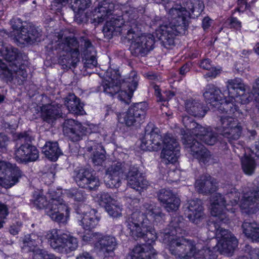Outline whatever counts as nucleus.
<instances>
[{
	"mask_svg": "<svg viewBox=\"0 0 259 259\" xmlns=\"http://www.w3.org/2000/svg\"><path fill=\"white\" fill-rule=\"evenodd\" d=\"M131 17L128 14L123 15L124 18L118 16L112 18L107 21L103 28L105 37L110 39L113 35H120L126 38L131 42L130 50L131 54L135 56H144L152 50L155 44L153 35H141V25L136 19L135 14H131Z\"/></svg>",
	"mask_w": 259,
	"mask_h": 259,
	"instance_id": "nucleus-1",
	"label": "nucleus"
},
{
	"mask_svg": "<svg viewBox=\"0 0 259 259\" xmlns=\"http://www.w3.org/2000/svg\"><path fill=\"white\" fill-rule=\"evenodd\" d=\"M183 219L178 217L175 218L170 222V231L165 230L160 232L159 236L163 238L165 243H168L170 252L177 257L189 258L214 259L217 255L210 250V248L203 247L200 248L199 245L191 240L184 238L183 235L185 231L182 229L184 226Z\"/></svg>",
	"mask_w": 259,
	"mask_h": 259,
	"instance_id": "nucleus-2",
	"label": "nucleus"
},
{
	"mask_svg": "<svg viewBox=\"0 0 259 259\" xmlns=\"http://www.w3.org/2000/svg\"><path fill=\"white\" fill-rule=\"evenodd\" d=\"M183 5L184 7L177 6L171 8L169 11L170 21L168 24L160 25L156 30L157 38L165 48L174 45L176 36L185 33L187 29L186 18L191 14L197 16L202 11L200 0H185Z\"/></svg>",
	"mask_w": 259,
	"mask_h": 259,
	"instance_id": "nucleus-3",
	"label": "nucleus"
},
{
	"mask_svg": "<svg viewBox=\"0 0 259 259\" xmlns=\"http://www.w3.org/2000/svg\"><path fill=\"white\" fill-rule=\"evenodd\" d=\"M143 210L144 212H133L126 222V227L133 237H144L150 244L156 240L157 234L150 225V221L159 222L163 220L164 214L160 207L151 202H145Z\"/></svg>",
	"mask_w": 259,
	"mask_h": 259,
	"instance_id": "nucleus-4",
	"label": "nucleus"
},
{
	"mask_svg": "<svg viewBox=\"0 0 259 259\" xmlns=\"http://www.w3.org/2000/svg\"><path fill=\"white\" fill-rule=\"evenodd\" d=\"M141 147L147 150L162 149L160 157L165 164L176 162L180 156V146L177 140L170 134L162 136L159 130L152 124H148L142 139Z\"/></svg>",
	"mask_w": 259,
	"mask_h": 259,
	"instance_id": "nucleus-5",
	"label": "nucleus"
},
{
	"mask_svg": "<svg viewBox=\"0 0 259 259\" xmlns=\"http://www.w3.org/2000/svg\"><path fill=\"white\" fill-rule=\"evenodd\" d=\"M138 77L135 71H132L126 80L121 79L119 75L111 78L110 80L103 82V91L111 96L117 95L121 102L128 104L134 92L138 86Z\"/></svg>",
	"mask_w": 259,
	"mask_h": 259,
	"instance_id": "nucleus-6",
	"label": "nucleus"
},
{
	"mask_svg": "<svg viewBox=\"0 0 259 259\" xmlns=\"http://www.w3.org/2000/svg\"><path fill=\"white\" fill-rule=\"evenodd\" d=\"M203 97L208 104L219 111L228 114H233L236 117L240 113L238 105L234 104L232 100H226L223 102L221 90L213 84H208L206 87Z\"/></svg>",
	"mask_w": 259,
	"mask_h": 259,
	"instance_id": "nucleus-7",
	"label": "nucleus"
},
{
	"mask_svg": "<svg viewBox=\"0 0 259 259\" xmlns=\"http://www.w3.org/2000/svg\"><path fill=\"white\" fill-rule=\"evenodd\" d=\"M50 246L56 252L68 254L76 250L78 247L77 239L66 233L59 234V230L53 229L45 235Z\"/></svg>",
	"mask_w": 259,
	"mask_h": 259,
	"instance_id": "nucleus-8",
	"label": "nucleus"
},
{
	"mask_svg": "<svg viewBox=\"0 0 259 259\" xmlns=\"http://www.w3.org/2000/svg\"><path fill=\"white\" fill-rule=\"evenodd\" d=\"M58 49L62 50L59 63L70 68L75 67L80 60L79 45L74 37H66L58 44Z\"/></svg>",
	"mask_w": 259,
	"mask_h": 259,
	"instance_id": "nucleus-9",
	"label": "nucleus"
},
{
	"mask_svg": "<svg viewBox=\"0 0 259 259\" xmlns=\"http://www.w3.org/2000/svg\"><path fill=\"white\" fill-rule=\"evenodd\" d=\"M18 139L22 141L26 142L16 148L15 157L17 161L22 163L34 162L39 157V152L36 147L28 142L33 140L32 137L26 132L17 134Z\"/></svg>",
	"mask_w": 259,
	"mask_h": 259,
	"instance_id": "nucleus-10",
	"label": "nucleus"
},
{
	"mask_svg": "<svg viewBox=\"0 0 259 259\" xmlns=\"http://www.w3.org/2000/svg\"><path fill=\"white\" fill-rule=\"evenodd\" d=\"M241 114L238 116H235L233 114H228V116H224L220 117L218 122V129L222 133L223 136L228 139L230 142L233 140H238L241 136L242 128L240 123L236 118L239 117Z\"/></svg>",
	"mask_w": 259,
	"mask_h": 259,
	"instance_id": "nucleus-11",
	"label": "nucleus"
},
{
	"mask_svg": "<svg viewBox=\"0 0 259 259\" xmlns=\"http://www.w3.org/2000/svg\"><path fill=\"white\" fill-rule=\"evenodd\" d=\"M10 22L13 30L16 31L14 34L16 39L20 44H31L40 40L41 34L34 27H22V22L20 19L13 18Z\"/></svg>",
	"mask_w": 259,
	"mask_h": 259,
	"instance_id": "nucleus-12",
	"label": "nucleus"
},
{
	"mask_svg": "<svg viewBox=\"0 0 259 259\" xmlns=\"http://www.w3.org/2000/svg\"><path fill=\"white\" fill-rule=\"evenodd\" d=\"M182 141L187 151L200 163L206 164L212 159L210 152L193 136L184 135Z\"/></svg>",
	"mask_w": 259,
	"mask_h": 259,
	"instance_id": "nucleus-13",
	"label": "nucleus"
},
{
	"mask_svg": "<svg viewBox=\"0 0 259 259\" xmlns=\"http://www.w3.org/2000/svg\"><path fill=\"white\" fill-rule=\"evenodd\" d=\"M46 213L51 219L60 224L65 225L69 217L67 205L61 198H52L46 207Z\"/></svg>",
	"mask_w": 259,
	"mask_h": 259,
	"instance_id": "nucleus-14",
	"label": "nucleus"
},
{
	"mask_svg": "<svg viewBox=\"0 0 259 259\" xmlns=\"http://www.w3.org/2000/svg\"><path fill=\"white\" fill-rule=\"evenodd\" d=\"M227 88L231 99L234 104H246L249 102L248 96L245 94L246 85L241 78H235L228 80L227 82Z\"/></svg>",
	"mask_w": 259,
	"mask_h": 259,
	"instance_id": "nucleus-15",
	"label": "nucleus"
},
{
	"mask_svg": "<svg viewBox=\"0 0 259 259\" xmlns=\"http://www.w3.org/2000/svg\"><path fill=\"white\" fill-rule=\"evenodd\" d=\"M226 198L221 194L216 193L212 197L211 204V214L213 217H218L221 221L228 223L229 216L227 212L234 213L235 208L230 207L229 204H226Z\"/></svg>",
	"mask_w": 259,
	"mask_h": 259,
	"instance_id": "nucleus-16",
	"label": "nucleus"
},
{
	"mask_svg": "<svg viewBox=\"0 0 259 259\" xmlns=\"http://www.w3.org/2000/svg\"><path fill=\"white\" fill-rule=\"evenodd\" d=\"M0 75H3L9 80H13L15 83L21 84L26 79L27 73L23 66L17 63L9 64L8 67L0 61Z\"/></svg>",
	"mask_w": 259,
	"mask_h": 259,
	"instance_id": "nucleus-17",
	"label": "nucleus"
},
{
	"mask_svg": "<svg viewBox=\"0 0 259 259\" xmlns=\"http://www.w3.org/2000/svg\"><path fill=\"white\" fill-rule=\"evenodd\" d=\"M62 126L64 134L72 142L81 140L86 134L87 128L81 123L74 119L65 120Z\"/></svg>",
	"mask_w": 259,
	"mask_h": 259,
	"instance_id": "nucleus-18",
	"label": "nucleus"
},
{
	"mask_svg": "<svg viewBox=\"0 0 259 259\" xmlns=\"http://www.w3.org/2000/svg\"><path fill=\"white\" fill-rule=\"evenodd\" d=\"M62 126L64 134L72 142L81 140L86 134L87 128L81 123L74 119L65 120Z\"/></svg>",
	"mask_w": 259,
	"mask_h": 259,
	"instance_id": "nucleus-19",
	"label": "nucleus"
},
{
	"mask_svg": "<svg viewBox=\"0 0 259 259\" xmlns=\"http://www.w3.org/2000/svg\"><path fill=\"white\" fill-rule=\"evenodd\" d=\"M147 104L140 102L135 104L129 108L123 114V121L127 126L134 125L135 123H140L144 119L147 110Z\"/></svg>",
	"mask_w": 259,
	"mask_h": 259,
	"instance_id": "nucleus-20",
	"label": "nucleus"
},
{
	"mask_svg": "<svg viewBox=\"0 0 259 259\" xmlns=\"http://www.w3.org/2000/svg\"><path fill=\"white\" fill-rule=\"evenodd\" d=\"M222 233L224 234L219 238V241L212 251L216 255L215 252L216 250L221 254L230 255L238 245L237 239L229 231H224Z\"/></svg>",
	"mask_w": 259,
	"mask_h": 259,
	"instance_id": "nucleus-21",
	"label": "nucleus"
},
{
	"mask_svg": "<svg viewBox=\"0 0 259 259\" xmlns=\"http://www.w3.org/2000/svg\"><path fill=\"white\" fill-rule=\"evenodd\" d=\"M75 180L77 185L90 190H95L100 186L99 179L87 169H81L77 172Z\"/></svg>",
	"mask_w": 259,
	"mask_h": 259,
	"instance_id": "nucleus-22",
	"label": "nucleus"
},
{
	"mask_svg": "<svg viewBox=\"0 0 259 259\" xmlns=\"http://www.w3.org/2000/svg\"><path fill=\"white\" fill-rule=\"evenodd\" d=\"M126 179L127 185L137 191L146 189L149 186V182L145 178L143 174L135 166L130 168L126 176Z\"/></svg>",
	"mask_w": 259,
	"mask_h": 259,
	"instance_id": "nucleus-23",
	"label": "nucleus"
},
{
	"mask_svg": "<svg viewBox=\"0 0 259 259\" xmlns=\"http://www.w3.org/2000/svg\"><path fill=\"white\" fill-rule=\"evenodd\" d=\"M158 199L168 212L177 210L181 203L180 198L169 190L161 189L158 194Z\"/></svg>",
	"mask_w": 259,
	"mask_h": 259,
	"instance_id": "nucleus-24",
	"label": "nucleus"
},
{
	"mask_svg": "<svg viewBox=\"0 0 259 259\" xmlns=\"http://www.w3.org/2000/svg\"><path fill=\"white\" fill-rule=\"evenodd\" d=\"M185 213L192 222L196 224L199 223L204 217L203 207L201 200H189L186 204Z\"/></svg>",
	"mask_w": 259,
	"mask_h": 259,
	"instance_id": "nucleus-25",
	"label": "nucleus"
},
{
	"mask_svg": "<svg viewBox=\"0 0 259 259\" xmlns=\"http://www.w3.org/2000/svg\"><path fill=\"white\" fill-rule=\"evenodd\" d=\"M195 187L198 192L204 194L212 193L218 188L216 180L208 175L201 176L196 181Z\"/></svg>",
	"mask_w": 259,
	"mask_h": 259,
	"instance_id": "nucleus-26",
	"label": "nucleus"
},
{
	"mask_svg": "<svg viewBox=\"0 0 259 259\" xmlns=\"http://www.w3.org/2000/svg\"><path fill=\"white\" fill-rule=\"evenodd\" d=\"M114 4L110 0H104L100 2L94 10V23L98 25L102 23L108 16L112 14Z\"/></svg>",
	"mask_w": 259,
	"mask_h": 259,
	"instance_id": "nucleus-27",
	"label": "nucleus"
},
{
	"mask_svg": "<svg viewBox=\"0 0 259 259\" xmlns=\"http://www.w3.org/2000/svg\"><path fill=\"white\" fill-rule=\"evenodd\" d=\"M255 190L247 191L243 194L240 201V206L243 209L259 208V178Z\"/></svg>",
	"mask_w": 259,
	"mask_h": 259,
	"instance_id": "nucleus-28",
	"label": "nucleus"
},
{
	"mask_svg": "<svg viewBox=\"0 0 259 259\" xmlns=\"http://www.w3.org/2000/svg\"><path fill=\"white\" fill-rule=\"evenodd\" d=\"M157 253L150 245L143 244L135 246L130 251L127 259H155Z\"/></svg>",
	"mask_w": 259,
	"mask_h": 259,
	"instance_id": "nucleus-29",
	"label": "nucleus"
},
{
	"mask_svg": "<svg viewBox=\"0 0 259 259\" xmlns=\"http://www.w3.org/2000/svg\"><path fill=\"white\" fill-rule=\"evenodd\" d=\"M116 238L111 235H104L100 233L98 240L95 244V247L104 254L113 252L116 247Z\"/></svg>",
	"mask_w": 259,
	"mask_h": 259,
	"instance_id": "nucleus-30",
	"label": "nucleus"
},
{
	"mask_svg": "<svg viewBox=\"0 0 259 259\" xmlns=\"http://www.w3.org/2000/svg\"><path fill=\"white\" fill-rule=\"evenodd\" d=\"M185 106L188 114L196 117H204L207 111L206 107L199 100L188 99L186 101Z\"/></svg>",
	"mask_w": 259,
	"mask_h": 259,
	"instance_id": "nucleus-31",
	"label": "nucleus"
},
{
	"mask_svg": "<svg viewBox=\"0 0 259 259\" xmlns=\"http://www.w3.org/2000/svg\"><path fill=\"white\" fill-rule=\"evenodd\" d=\"M81 46H83V53L85 59L84 65L87 68H94L96 67L98 63L96 57V52L88 39H83L81 41Z\"/></svg>",
	"mask_w": 259,
	"mask_h": 259,
	"instance_id": "nucleus-32",
	"label": "nucleus"
},
{
	"mask_svg": "<svg viewBox=\"0 0 259 259\" xmlns=\"http://www.w3.org/2000/svg\"><path fill=\"white\" fill-rule=\"evenodd\" d=\"M87 151H93L92 157L93 162L96 165H101L105 160V150L103 147L99 143L90 141L88 142Z\"/></svg>",
	"mask_w": 259,
	"mask_h": 259,
	"instance_id": "nucleus-33",
	"label": "nucleus"
},
{
	"mask_svg": "<svg viewBox=\"0 0 259 259\" xmlns=\"http://www.w3.org/2000/svg\"><path fill=\"white\" fill-rule=\"evenodd\" d=\"M65 104L69 112L72 114L82 115L85 113L83 104L74 94H69L65 98Z\"/></svg>",
	"mask_w": 259,
	"mask_h": 259,
	"instance_id": "nucleus-34",
	"label": "nucleus"
},
{
	"mask_svg": "<svg viewBox=\"0 0 259 259\" xmlns=\"http://www.w3.org/2000/svg\"><path fill=\"white\" fill-rule=\"evenodd\" d=\"M241 228L243 234L252 241L259 242V225L254 221L246 220Z\"/></svg>",
	"mask_w": 259,
	"mask_h": 259,
	"instance_id": "nucleus-35",
	"label": "nucleus"
},
{
	"mask_svg": "<svg viewBox=\"0 0 259 259\" xmlns=\"http://www.w3.org/2000/svg\"><path fill=\"white\" fill-rule=\"evenodd\" d=\"M10 172H7L0 178V185L6 188H9L14 185L21 176V171L20 169L15 165L10 169Z\"/></svg>",
	"mask_w": 259,
	"mask_h": 259,
	"instance_id": "nucleus-36",
	"label": "nucleus"
},
{
	"mask_svg": "<svg viewBox=\"0 0 259 259\" xmlns=\"http://www.w3.org/2000/svg\"><path fill=\"white\" fill-rule=\"evenodd\" d=\"M61 110L60 107L55 105L48 104L43 106L41 109V116L44 120L50 123L56 118L60 116Z\"/></svg>",
	"mask_w": 259,
	"mask_h": 259,
	"instance_id": "nucleus-37",
	"label": "nucleus"
},
{
	"mask_svg": "<svg viewBox=\"0 0 259 259\" xmlns=\"http://www.w3.org/2000/svg\"><path fill=\"white\" fill-rule=\"evenodd\" d=\"M95 210H92L89 212L83 213L79 221L80 224L83 228L87 230H90L94 228L98 224L99 218L95 215Z\"/></svg>",
	"mask_w": 259,
	"mask_h": 259,
	"instance_id": "nucleus-38",
	"label": "nucleus"
},
{
	"mask_svg": "<svg viewBox=\"0 0 259 259\" xmlns=\"http://www.w3.org/2000/svg\"><path fill=\"white\" fill-rule=\"evenodd\" d=\"M42 152L52 161H56L62 154L57 142H47L42 147Z\"/></svg>",
	"mask_w": 259,
	"mask_h": 259,
	"instance_id": "nucleus-39",
	"label": "nucleus"
},
{
	"mask_svg": "<svg viewBox=\"0 0 259 259\" xmlns=\"http://www.w3.org/2000/svg\"><path fill=\"white\" fill-rule=\"evenodd\" d=\"M18 49L13 47L12 46H5L3 47L1 56H2L7 61L9 62V64L16 63V61L19 56Z\"/></svg>",
	"mask_w": 259,
	"mask_h": 259,
	"instance_id": "nucleus-40",
	"label": "nucleus"
},
{
	"mask_svg": "<svg viewBox=\"0 0 259 259\" xmlns=\"http://www.w3.org/2000/svg\"><path fill=\"white\" fill-rule=\"evenodd\" d=\"M241 166L243 172L247 175H252L256 167V163L253 157L249 155L244 154L241 158Z\"/></svg>",
	"mask_w": 259,
	"mask_h": 259,
	"instance_id": "nucleus-41",
	"label": "nucleus"
},
{
	"mask_svg": "<svg viewBox=\"0 0 259 259\" xmlns=\"http://www.w3.org/2000/svg\"><path fill=\"white\" fill-rule=\"evenodd\" d=\"M221 222L222 224H226V223L221 221L218 217H214L211 219L207 223V226L209 231L215 233V236L218 238L224 234L222 232L224 231H228V230L223 229L219 223Z\"/></svg>",
	"mask_w": 259,
	"mask_h": 259,
	"instance_id": "nucleus-42",
	"label": "nucleus"
},
{
	"mask_svg": "<svg viewBox=\"0 0 259 259\" xmlns=\"http://www.w3.org/2000/svg\"><path fill=\"white\" fill-rule=\"evenodd\" d=\"M225 196L230 199V202L232 206L237 204L240 200V193L232 185H227L224 188Z\"/></svg>",
	"mask_w": 259,
	"mask_h": 259,
	"instance_id": "nucleus-43",
	"label": "nucleus"
},
{
	"mask_svg": "<svg viewBox=\"0 0 259 259\" xmlns=\"http://www.w3.org/2000/svg\"><path fill=\"white\" fill-rule=\"evenodd\" d=\"M122 164L120 162L113 163L106 170V176L120 177L124 172Z\"/></svg>",
	"mask_w": 259,
	"mask_h": 259,
	"instance_id": "nucleus-44",
	"label": "nucleus"
},
{
	"mask_svg": "<svg viewBox=\"0 0 259 259\" xmlns=\"http://www.w3.org/2000/svg\"><path fill=\"white\" fill-rule=\"evenodd\" d=\"M199 66L205 70H210L212 69L211 72H207L204 75L205 78H214L220 73V70L212 67L211 61L207 59L201 60L199 63Z\"/></svg>",
	"mask_w": 259,
	"mask_h": 259,
	"instance_id": "nucleus-45",
	"label": "nucleus"
},
{
	"mask_svg": "<svg viewBox=\"0 0 259 259\" xmlns=\"http://www.w3.org/2000/svg\"><path fill=\"white\" fill-rule=\"evenodd\" d=\"M23 242L26 246L29 247H35L41 243V237L35 233H32L28 236H25Z\"/></svg>",
	"mask_w": 259,
	"mask_h": 259,
	"instance_id": "nucleus-46",
	"label": "nucleus"
},
{
	"mask_svg": "<svg viewBox=\"0 0 259 259\" xmlns=\"http://www.w3.org/2000/svg\"><path fill=\"white\" fill-rule=\"evenodd\" d=\"M33 203L34 206L38 209L45 208L49 205L47 199L43 195L35 193Z\"/></svg>",
	"mask_w": 259,
	"mask_h": 259,
	"instance_id": "nucleus-47",
	"label": "nucleus"
},
{
	"mask_svg": "<svg viewBox=\"0 0 259 259\" xmlns=\"http://www.w3.org/2000/svg\"><path fill=\"white\" fill-rule=\"evenodd\" d=\"M67 195L78 202H84L86 199L85 194L81 190H69L66 192Z\"/></svg>",
	"mask_w": 259,
	"mask_h": 259,
	"instance_id": "nucleus-48",
	"label": "nucleus"
},
{
	"mask_svg": "<svg viewBox=\"0 0 259 259\" xmlns=\"http://www.w3.org/2000/svg\"><path fill=\"white\" fill-rule=\"evenodd\" d=\"M33 259H61L53 254H48L46 251L41 249L34 251Z\"/></svg>",
	"mask_w": 259,
	"mask_h": 259,
	"instance_id": "nucleus-49",
	"label": "nucleus"
},
{
	"mask_svg": "<svg viewBox=\"0 0 259 259\" xmlns=\"http://www.w3.org/2000/svg\"><path fill=\"white\" fill-rule=\"evenodd\" d=\"M106 210L108 214L114 218L120 217L121 214V208L114 203L108 204L106 206Z\"/></svg>",
	"mask_w": 259,
	"mask_h": 259,
	"instance_id": "nucleus-50",
	"label": "nucleus"
},
{
	"mask_svg": "<svg viewBox=\"0 0 259 259\" xmlns=\"http://www.w3.org/2000/svg\"><path fill=\"white\" fill-rule=\"evenodd\" d=\"M182 123L186 129L190 133L198 124L192 117L186 115L182 116Z\"/></svg>",
	"mask_w": 259,
	"mask_h": 259,
	"instance_id": "nucleus-51",
	"label": "nucleus"
},
{
	"mask_svg": "<svg viewBox=\"0 0 259 259\" xmlns=\"http://www.w3.org/2000/svg\"><path fill=\"white\" fill-rule=\"evenodd\" d=\"M209 130V128H205L197 124L195 129H194L191 133L197 138L196 139H197V140H199L201 141Z\"/></svg>",
	"mask_w": 259,
	"mask_h": 259,
	"instance_id": "nucleus-52",
	"label": "nucleus"
},
{
	"mask_svg": "<svg viewBox=\"0 0 259 259\" xmlns=\"http://www.w3.org/2000/svg\"><path fill=\"white\" fill-rule=\"evenodd\" d=\"M217 134L210 130L201 141L206 144L213 145L217 142Z\"/></svg>",
	"mask_w": 259,
	"mask_h": 259,
	"instance_id": "nucleus-53",
	"label": "nucleus"
},
{
	"mask_svg": "<svg viewBox=\"0 0 259 259\" xmlns=\"http://www.w3.org/2000/svg\"><path fill=\"white\" fill-rule=\"evenodd\" d=\"M106 184L109 188H118L120 186V180L119 177L107 176Z\"/></svg>",
	"mask_w": 259,
	"mask_h": 259,
	"instance_id": "nucleus-54",
	"label": "nucleus"
},
{
	"mask_svg": "<svg viewBox=\"0 0 259 259\" xmlns=\"http://www.w3.org/2000/svg\"><path fill=\"white\" fill-rule=\"evenodd\" d=\"M15 164H12L9 162L1 161H0V178H3L4 175L7 172H10V169H12Z\"/></svg>",
	"mask_w": 259,
	"mask_h": 259,
	"instance_id": "nucleus-55",
	"label": "nucleus"
},
{
	"mask_svg": "<svg viewBox=\"0 0 259 259\" xmlns=\"http://www.w3.org/2000/svg\"><path fill=\"white\" fill-rule=\"evenodd\" d=\"M98 200L103 204H106V205L110 203L112 201V199L110 195L105 192H100L97 194Z\"/></svg>",
	"mask_w": 259,
	"mask_h": 259,
	"instance_id": "nucleus-56",
	"label": "nucleus"
},
{
	"mask_svg": "<svg viewBox=\"0 0 259 259\" xmlns=\"http://www.w3.org/2000/svg\"><path fill=\"white\" fill-rule=\"evenodd\" d=\"M100 233L99 232H93L89 231L83 235L82 237V240L86 242H89L94 240H98Z\"/></svg>",
	"mask_w": 259,
	"mask_h": 259,
	"instance_id": "nucleus-57",
	"label": "nucleus"
},
{
	"mask_svg": "<svg viewBox=\"0 0 259 259\" xmlns=\"http://www.w3.org/2000/svg\"><path fill=\"white\" fill-rule=\"evenodd\" d=\"M8 214V210L7 206L0 202V228L3 227V224L5 223V219Z\"/></svg>",
	"mask_w": 259,
	"mask_h": 259,
	"instance_id": "nucleus-58",
	"label": "nucleus"
},
{
	"mask_svg": "<svg viewBox=\"0 0 259 259\" xmlns=\"http://www.w3.org/2000/svg\"><path fill=\"white\" fill-rule=\"evenodd\" d=\"M252 90L255 95L256 107L259 110V78L256 79L252 85Z\"/></svg>",
	"mask_w": 259,
	"mask_h": 259,
	"instance_id": "nucleus-59",
	"label": "nucleus"
},
{
	"mask_svg": "<svg viewBox=\"0 0 259 259\" xmlns=\"http://www.w3.org/2000/svg\"><path fill=\"white\" fill-rule=\"evenodd\" d=\"M246 248L251 259H259V248H252L249 245Z\"/></svg>",
	"mask_w": 259,
	"mask_h": 259,
	"instance_id": "nucleus-60",
	"label": "nucleus"
},
{
	"mask_svg": "<svg viewBox=\"0 0 259 259\" xmlns=\"http://www.w3.org/2000/svg\"><path fill=\"white\" fill-rule=\"evenodd\" d=\"M72 1L73 0H71ZM74 3H76V6L75 7V9L78 10L83 9L87 7L90 0H73Z\"/></svg>",
	"mask_w": 259,
	"mask_h": 259,
	"instance_id": "nucleus-61",
	"label": "nucleus"
},
{
	"mask_svg": "<svg viewBox=\"0 0 259 259\" xmlns=\"http://www.w3.org/2000/svg\"><path fill=\"white\" fill-rule=\"evenodd\" d=\"M229 24L231 27L236 29H239L241 27V22L239 21L236 18L232 17L229 19Z\"/></svg>",
	"mask_w": 259,
	"mask_h": 259,
	"instance_id": "nucleus-62",
	"label": "nucleus"
},
{
	"mask_svg": "<svg viewBox=\"0 0 259 259\" xmlns=\"http://www.w3.org/2000/svg\"><path fill=\"white\" fill-rule=\"evenodd\" d=\"M8 141L7 136L5 135L0 134V148L5 149L6 147L7 142Z\"/></svg>",
	"mask_w": 259,
	"mask_h": 259,
	"instance_id": "nucleus-63",
	"label": "nucleus"
},
{
	"mask_svg": "<svg viewBox=\"0 0 259 259\" xmlns=\"http://www.w3.org/2000/svg\"><path fill=\"white\" fill-rule=\"evenodd\" d=\"M76 259H94V258L89 252L85 251L79 254Z\"/></svg>",
	"mask_w": 259,
	"mask_h": 259,
	"instance_id": "nucleus-64",
	"label": "nucleus"
}]
</instances>
